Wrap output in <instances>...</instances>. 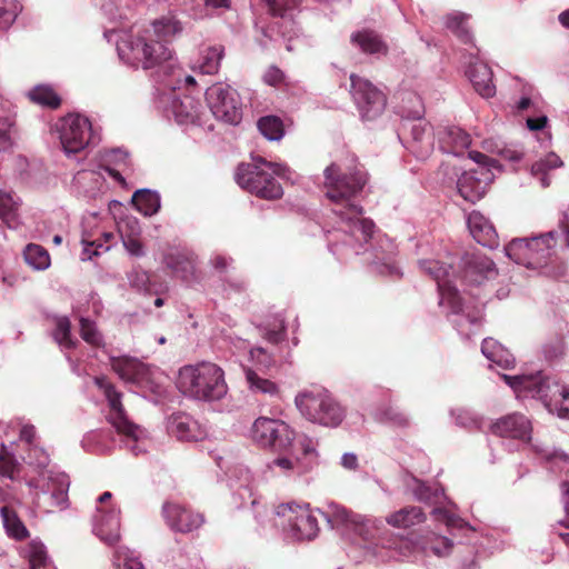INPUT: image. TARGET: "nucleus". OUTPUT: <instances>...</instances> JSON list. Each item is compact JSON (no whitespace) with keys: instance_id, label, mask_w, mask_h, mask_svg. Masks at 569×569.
I'll use <instances>...</instances> for the list:
<instances>
[{"instance_id":"obj_1","label":"nucleus","mask_w":569,"mask_h":569,"mask_svg":"<svg viewBox=\"0 0 569 569\" xmlns=\"http://www.w3.org/2000/svg\"><path fill=\"white\" fill-rule=\"evenodd\" d=\"M323 176L326 196L336 204L332 211L340 218L343 230L357 241L367 242L373 234L375 223L362 218V208L351 201L367 182L365 172L357 166L333 162L325 169Z\"/></svg>"},{"instance_id":"obj_2","label":"nucleus","mask_w":569,"mask_h":569,"mask_svg":"<svg viewBox=\"0 0 569 569\" xmlns=\"http://www.w3.org/2000/svg\"><path fill=\"white\" fill-rule=\"evenodd\" d=\"M322 513L332 528L338 529L348 539L361 543L376 557H382L379 547L387 549L390 558L408 557L413 550L412 543L406 538L395 535L380 536L382 521L378 518L356 513L336 502H329Z\"/></svg>"},{"instance_id":"obj_3","label":"nucleus","mask_w":569,"mask_h":569,"mask_svg":"<svg viewBox=\"0 0 569 569\" xmlns=\"http://www.w3.org/2000/svg\"><path fill=\"white\" fill-rule=\"evenodd\" d=\"M182 23L173 14L163 16L152 22V31L146 30L141 36L123 34L117 41V50L120 59L134 68L152 69L170 62L172 51L161 41L152 38V32L158 38L167 40L180 34ZM172 67V63H169Z\"/></svg>"},{"instance_id":"obj_4","label":"nucleus","mask_w":569,"mask_h":569,"mask_svg":"<svg viewBox=\"0 0 569 569\" xmlns=\"http://www.w3.org/2000/svg\"><path fill=\"white\" fill-rule=\"evenodd\" d=\"M559 230H552L530 239H512L505 247V252L508 258L518 264L529 269H541L556 254L558 246H565L569 249V208L561 214Z\"/></svg>"},{"instance_id":"obj_5","label":"nucleus","mask_w":569,"mask_h":569,"mask_svg":"<svg viewBox=\"0 0 569 569\" xmlns=\"http://www.w3.org/2000/svg\"><path fill=\"white\" fill-rule=\"evenodd\" d=\"M503 381L515 391L517 398H535L543 402L558 417L569 419V388L559 387L542 372L531 375H501Z\"/></svg>"},{"instance_id":"obj_6","label":"nucleus","mask_w":569,"mask_h":569,"mask_svg":"<svg viewBox=\"0 0 569 569\" xmlns=\"http://www.w3.org/2000/svg\"><path fill=\"white\" fill-rule=\"evenodd\" d=\"M177 386L184 396L202 401L220 400L228 391L223 370L209 361L182 367Z\"/></svg>"},{"instance_id":"obj_7","label":"nucleus","mask_w":569,"mask_h":569,"mask_svg":"<svg viewBox=\"0 0 569 569\" xmlns=\"http://www.w3.org/2000/svg\"><path fill=\"white\" fill-rule=\"evenodd\" d=\"M274 177L290 179V169L261 157L253 158V163H242L237 168L234 179L244 190L267 200L279 199L283 194L281 184Z\"/></svg>"},{"instance_id":"obj_8","label":"nucleus","mask_w":569,"mask_h":569,"mask_svg":"<svg viewBox=\"0 0 569 569\" xmlns=\"http://www.w3.org/2000/svg\"><path fill=\"white\" fill-rule=\"evenodd\" d=\"M419 264L420 268L431 276L437 282L440 295L439 303L447 306L450 308L452 313L458 316V318L453 320L458 331L461 335L469 336V332H467L465 328L469 325L478 326L481 321V313L479 310L476 313L467 312L465 310L456 287L451 284L452 280L450 279L449 272L451 264L446 267L445 262H439L437 260H421Z\"/></svg>"},{"instance_id":"obj_9","label":"nucleus","mask_w":569,"mask_h":569,"mask_svg":"<svg viewBox=\"0 0 569 569\" xmlns=\"http://www.w3.org/2000/svg\"><path fill=\"white\" fill-rule=\"evenodd\" d=\"M36 508L43 512L68 507L69 477L64 472L41 470L36 478L27 481Z\"/></svg>"},{"instance_id":"obj_10","label":"nucleus","mask_w":569,"mask_h":569,"mask_svg":"<svg viewBox=\"0 0 569 569\" xmlns=\"http://www.w3.org/2000/svg\"><path fill=\"white\" fill-rule=\"evenodd\" d=\"M94 381L99 389L102 390L108 401V421L119 433L127 438L126 446L136 456L146 451L143 446V439L146 437L144 430L130 421L127 417L126 410L121 402L122 395L103 377L96 378Z\"/></svg>"},{"instance_id":"obj_11","label":"nucleus","mask_w":569,"mask_h":569,"mask_svg":"<svg viewBox=\"0 0 569 569\" xmlns=\"http://www.w3.org/2000/svg\"><path fill=\"white\" fill-rule=\"evenodd\" d=\"M316 456V446L307 436H299L293 448L279 455L267 463V470L277 477L297 478L307 473L311 467V458Z\"/></svg>"},{"instance_id":"obj_12","label":"nucleus","mask_w":569,"mask_h":569,"mask_svg":"<svg viewBox=\"0 0 569 569\" xmlns=\"http://www.w3.org/2000/svg\"><path fill=\"white\" fill-rule=\"evenodd\" d=\"M299 411L310 421L336 427L345 418L342 407L325 391H307L296 397Z\"/></svg>"},{"instance_id":"obj_13","label":"nucleus","mask_w":569,"mask_h":569,"mask_svg":"<svg viewBox=\"0 0 569 569\" xmlns=\"http://www.w3.org/2000/svg\"><path fill=\"white\" fill-rule=\"evenodd\" d=\"M277 526L296 540L313 539L319 530L318 520L307 505L282 503L276 509Z\"/></svg>"},{"instance_id":"obj_14","label":"nucleus","mask_w":569,"mask_h":569,"mask_svg":"<svg viewBox=\"0 0 569 569\" xmlns=\"http://www.w3.org/2000/svg\"><path fill=\"white\" fill-rule=\"evenodd\" d=\"M298 437L288 423L279 419L259 417L251 427L253 442L278 452H287L292 449Z\"/></svg>"},{"instance_id":"obj_15","label":"nucleus","mask_w":569,"mask_h":569,"mask_svg":"<svg viewBox=\"0 0 569 569\" xmlns=\"http://www.w3.org/2000/svg\"><path fill=\"white\" fill-rule=\"evenodd\" d=\"M60 143L67 156L84 150L94 141L90 120L81 114H68L57 124Z\"/></svg>"},{"instance_id":"obj_16","label":"nucleus","mask_w":569,"mask_h":569,"mask_svg":"<svg viewBox=\"0 0 569 569\" xmlns=\"http://www.w3.org/2000/svg\"><path fill=\"white\" fill-rule=\"evenodd\" d=\"M206 100L216 119L229 124L241 120V102L238 92L229 84L217 82L206 91Z\"/></svg>"},{"instance_id":"obj_17","label":"nucleus","mask_w":569,"mask_h":569,"mask_svg":"<svg viewBox=\"0 0 569 569\" xmlns=\"http://www.w3.org/2000/svg\"><path fill=\"white\" fill-rule=\"evenodd\" d=\"M469 158L477 162L478 167L463 171L460 174L457 181V189L466 201L475 203L485 196L493 174L486 167L489 160L487 156L480 152H469Z\"/></svg>"},{"instance_id":"obj_18","label":"nucleus","mask_w":569,"mask_h":569,"mask_svg":"<svg viewBox=\"0 0 569 569\" xmlns=\"http://www.w3.org/2000/svg\"><path fill=\"white\" fill-rule=\"evenodd\" d=\"M352 98L363 120H375L380 117L387 104V98L382 91L370 81L356 74L350 76Z\"/></svg>"},{"instance_id":"obj_19","label":"nucleus","mask_w":569,"mask_h":569,"mask_svg":"<svg viewBox=\"0 0 569 569\" xmlns=\"http://www.w3.org/2000/svg\"><path fill=\"white\" fill-rule=\"evenodd\" d=\"M158 107L167 118H173L178 123H193L199 117L200 102L190 94L169 90L160 93Z\"/></svg>"},{"instance_id":"obj_20","label":"nucleus","mask_w":569,"mask_h":569,"mask_svg":"<svg viewBox=\"0 0 569 569\" xmlns=\"http://www.w3.org/2000/svg\"><path fill=\"white\" fill-rule=\"evenodd\" d=\"M110 365L121 380L141 388L153 389V370L138 359L128 356L111 357Z\"/></svg>"},{"instance_id":"obj_21","label":"nucleus","mask_w":569,"mask_h":569,"mask_svg":"<svg viewBox=\"0 0 569 569\" xmlns=\"http://www.w3.org/2000/svg\"><path fill=\"white\" fill-rule=\"evenodd\" d=\"M461 267L462 280L469 284H480L485 280L495 278L498 273L495 262L477 252H467L461 258Z\"/></svg>"},{"instance_id":"obj_22","label":"nucleus","mask_w":569,"mask_h":569,"mask_svg":"<svg viewBox=\"0 0 569 569\" xmlns=\"http://www.w3.org/2000/svg\"><path fill=\"white\" fill-rule=\"evenodd\" d=\"M120 510L97 507L93 517V532L104 543L112 546L120 539Z\"/></svg>"},{"instance_id":"obj_23","label":"nucleus","mask_w":569,"mask_h":569,"mask_svg":"<svg viewBox=\"0 0 569 569\" xmlns=\"http://www.w3.org/2000/svg\"><path fill=\"white\" fill-rule=\"evenodd\" d=\"M491 432L503 438L530 440L531 422L521 413H511L498 419L490 427Z\"/></svg>"},{"instance_id":"obj_24","label":"nucleus","mask_w":569,"mask_h":569,"mask_svg":"<svg viewBox=\"0 0 569 569\" xmlns=\"http://www.w3.org/2000/svg\"><path fill=\"white\" fill-rule=\"evenodd\" d=\"M162 511L167 523L176 531L190 532L203 523V517L200 513H193L177 503H164Z\"/></svg>"},{"instance_id":"obj_25","label":"nucleus","mask_w":569,"mask_h":569,"mask_svg":"<svg viewBox=\"0 0 569 569\" xmlns=\"http://www.w3.org/2000/svg\"><path fill=\"white\" fill-rule=\"evenodd\" d=\"M168 430L181 441H200L207 437L206 429L187 413L172 415L169 419Z\"/></svg>"},{"instance_id":"obj_26","label":"nucleus","mask_w":569,"mask_h":569,"mask_svg":"<svg viewBox=\"0 0 569 569\" xmlns=\"http://www.w3.org/2000/svg\"><path fill=\"white\" fill-rule=\"evenodd\" d=\"M365 253L367 254L366 261L373 264L380 273L399 274L395 263L396 246L390 239H380L377 248L367 250Z\"/></svg>"},{"instance_id":"obj_27","label":"nucleus","mask_w":569,"mask_h":569,"mask_svg":"<svg viewBox=\"0 0 569 569\" xmlns=\"http://www.w3.org/2000/svg\"><path fill=\"white\" fill-rule=\"evenodd\" d=\"M468 229L472 238L483 247L498 246V233L488 218L479 211H472L467 218Z\"/></svg>"},{"instance_id":"obj_28","label":"nucleus","mask_w":569,"mask_h":569,"mask_svg":"<svg viewBox=\"0 0 569 569\" xmlns=\"http://www.w3.org/2000/svg\"><path fill=\"white\" fill-rule=\"evenodd\" d=\"M467 74L475 90L483 98H491L496 93V86L492 82L491 69L480 61L470 63Z\"/></svg>"},{"instance_id":"obj_29","label":"nucleus","mask_w":569,"mask_h":569,"mask_svg":"<svg viewBox=\"0 0 569 569\" xmlns=\"http://www.w3.org/2000/svg\"><path fill=\"white\" fill-rule=\"evenodd\" d=\"M439 141L445 152L459 156L471 144V137L459 127H449L440 133Z\"/></svg>"},{"instance_id":"obj_30","label":"nucleus","mask_w":569,"mask_h":569,"mask_svg":"<svg viewBox=\"0 0 569 569\" xmlns=\"http://www.w3.org/2000/svg\"><path fill=\"white\" fill-rule=\"evenodd\" d=\"M350 41L367 54H386L388 51L387 44L382 41L380 36L372 30L363 29L353 32L350 37Z\"/></svg>"},{"instance_id":"obj_31","label":"nucleus","mask_w":569,"mask_h":569,"mask_svg":"<svg viewBox=\"0 0 569 569\" xmlns=\"http://www.w3.org/2000/svg\"><path fill=\"white\" fill-rule=\"evenodd\" d=\"M426 521V515L420 507L410 506L391 512L386 522L398 529H408Z\"/></svg>"},{"instance_id":"obj_32","label":"nucleus","mask_w":569,"mask_h":569,"mask_svg":"<svg viewBox=\"0 0 569 569\" xmlns=\"http://www.w3.org/2000/svg\"><path fill=\"white\" fill-rule=\"evenodd\" d=\"M167 266L183 281L190 282L194 278L196 258L193 253L177 251L166 258Z\"/></svg>"},{"instance_id":"obj_33","label":"nucleus","mask_w":569,"mask_h":569,"mask_svg":"<svg viewBox=\"0 0 569 569\" xmlns=\"http://www.w3.org/2000/svg\"><path fill=\"white\" fill-rule=\"evenodd\" d=\"M482 355L492 363L507 370L515 367V357L497 340L486 338L481 346Z\"/></svg>"},{"instance_id":"obj_34","label":"nucleus","mask_w":569,"mask_h":569,"mask_svg":"<svg viewBox=\"0 0 569 569\" xmlns=\"http://www.w3.org/2000/svg\"><path fill=\"white\" fill-rule=\"evenodd\" d=\"M224 56V48L221 44H214L204 48L197 61L198 69L204 74H214L220 68L221 60Z\"/></svg>"},{"instance_id":"obj_35","label":"nucleus","mask_w":569,"mask_h":569,"mask_svg":"<svg viewBox=\"0 0 569 569\" xmlns=\"http://www.w3.org/2000/svg\"><path fill=\"white\" fill-rule=\"evenodd\" d=\"M23 557L28 560L30 569H54L41 541L32 540L23 548Z\"/></svg>"},{"instance_id":"obj_36","label":"nucleus","mask_w":569,"mask_h":569,"mask_svg":"<svg viewBox=\"0 0 569 569\" xmlns=\"http://www.w3.org/2000/svg\"><path fill=\"white\" fill-rule=\"evenodd\" d=\"M132 203L144 216H153L160 209V196L149 189L137 190L131 199Z\"/></svg>"},{"instance_id":"obj_37","label":"nucleus","mask_w":569,"mask_h":569,"mask_svg":"<svg viewBox=\"0 0 569 569\" xmlns=\"http://www.w3.org/2000/svg\"><path fill=\"white\" fill-rule=\"evenodd\" d=\"M19 206V198H14V196L10 192L0 190V219L9 228H14L18 223Z\"/></svg>"},{"instance_id":"obj_38","label":"nucleus","mask_w":569,"mask_h":569,"mask_svg":"<svg viewBox=\"0 0 569 569\" xmlns=\"http://www.w3.org/2000/svg\"><path fill=\"white\" fill-rule=\"evenodd\" d=\"M413 146L411 147L415 152L419 154L428 153L432 148L433 140L430 128L428 124L418 122L412 123L410 127Z\"/></svg>"},{"instance_id":"obj_39","label":"nucleus","mask_w":569,"mask_h":569,"mask_svg":"<svg viewBox=\"0 0 569 569\" xmlns=\"http://www.w3.org/2000/svg\"><path fill=\"white\" fill-rule=\"evenodd\" d=\"M112 565L114 568L120 569H146L140 561L139 555L126 546L116 548L112 556Z\"/></svg>"},{"instance_id":"obj_40","label":"nucleus","mask_w":569,"mask_h":569,"mask_svg":"<svg viewBox=\"0 0 569 569\" xmlns=\"http://www.w3.org/2000/svg\"><path fill=\"white\" fill-rule=\"evenodd\" d=\"M562 166V161L553 152L548 153L545 158L536 161L531 167V173L536 177L540 176V182L542 187H548L550 184V180L547 177V170L556 169Z\"/></svg>"},{"instance_id":"obj_41","label":"nucleus","mask_w":569,"mask_h":569,"mask_svg":"<svg viewBox=\"0 0 569 569\" xmlns=\"http://www.w3.org/2000/svg\"><path fill=\"white\" fill-rule=\"evenodd\" d=\"M29 99L43 107L58 108L61 103L59 96L49 86L39 84L28 92Z\"/></svg>"},{"instance_id":"obj_42","label":"nucleus","mask_w":569,"mask_h":569,"mask_svg":"<svg viewBox=\"0 0 569 569\" xmlns=\"http://www.w3.org/2000/svg\"><path fill=\"white\" fill-rule=\"evenodd\" d=\"M3 526L9 536L14 539H23L28 536V530L17 515L7 507L1 508Z\"/></svg>"},{"instance_id":"obj_43","label":"nucleus","mask_w":569,"mask_h":569,"mask_svg":"<svg viewBox=\"0 0 569 569\" xmlns=\"http://www.w3.org/2000/svg\"><path fill=\"white\" fill-rule=\"evenodd\" d=\"M24 260L37 270H44L50 266L48 251L39 244L30 243L24 249Z\"/></svg>"},{"instance_id":"obj_44","label":"nucleus","mask_w":569,"mask_h":569,"mask_svg":"<svg viewBox=\"0 0 569 569\" xmlns=\"http://www.w3.org/2000/svg\"><path fill=\"white\" fill-rule=\"evenodd\" d=\"M411 491L418 501L440 503L441 499H445L443 489H432L425 482L413 479L411 485Z\"/></svg>"},{"instance_id":"obj_45","label":"nucleus","mask_w":569,"mask_h":569,"mask_svg":"<svg viewBox=\"0 0 569 569\" xmlns=\"http://www.w3.org/2000/svg\"><path fill=\"white\" fill-rule=\"evenodd\" d=\"M246 378L251 391L256 393H262L268 396H276L279 392L277 385L269 380L259 377L253 370H246Z\"/></svg>"},{"instance_id":"obj_46","label":"nucleus","mask_w":569,"mask_h":569,"mask_svg":"<svg viewBox=\"0 0 569 569\" xmlns=\"http://www.w3.org/2000/svg\"><path fill=\"white\" fill-rule=\"evenodd\" d=\"M258 129L270 141H278L283 136V126L279 118L267 116L258 121Z\"/></svg>"},{"instance_id":"obj_47","label":"nucleus","mask_w":569,"mask_h":569,"mask_svg":"<svg viewBox=\"0 0 569 569\" xmlns=\"http://www.w3.org/2000/svg\"><path fill=\"white\" fill-rule=\"evenodd\" d=\"M468 17L463 13H452L446 18V27L451 30L465 43L471 40L469 29L467 27Z\"/></svg>"},{"instance_id":"obj_48","label":"nucleus","mask_w":569,"mask_h":569,"mask_svg":"<svg viewBox=\"0 0 569 569\" xmlns=\"http://www.w3.org/2000/svg\"><path fill=\"white\" fill-rule=\"evenodd\" d=\"M20 10L16 0H0V30H8L16 21Z\"/></svg>"},{"instance_id":"obj_49","label":"nucleus","mask_w":569,"mask_h":569,"mask_svg":"<svg viewBox=\"0 0 569 569\" xmlns=\"http://www.w3.org/2000/svg\"><path fill=\"white\" fill-rule=\"evenodd\" d=\"M70 321L67 317H60L56 320L53 338L60 347L66 349H70L74 345L70 338Z\"/></svg>"},{"instance_id":"obj_50","label":"nucleus","mask_w":569,"mask_h":569,"mask_svg":"<svg viewBox=\"0 0 569 569\" xmlns=\"http://www.w3.org/2000/svg\"><path fill=\"white\" fill-rule=\"evenodd\" d=\"M402 101L408 103V106H402V112L406 117L417 120H420L423 117L425 107L419 96L415 93H408L407 98H403Z\"/></svg>"},{"instance_id":"obj_51","label":"nucleus","mask_w":569,"mask_h":569,"mask_svg":"<svg viewBox=\"0 0 569 569\" xmlns=\"http://www.w3.org/2000/svg\"><path fill=\"white\" fill-rule=\"evenodd\" d=\"M19 470V463L14 457L2 447L0 451V477L13 480Z\"/></svg>"},{"instance_id":"obj_52","label":"nucleus","mask_w":569,"mask_h":569,"mask_svg":"<svg viewBox=\"0 0 569 569\" xmlns=\"http://www.w3.org/2000/svg\"><path fill=\"white\" fill-rule=\"evenodd\" d=\"M231 478L240 488L247 489L250 493L254 488V477L246 466H237L231 471Z\"/></svg>"},{"instance_id":"obj_53","label":"nucleus","mask_w":569,"mask_h":569,"mask_svg":"<svg viewBox=\"0 0 569 569\" xmlns=\"http://www.w3.org/2000/svg\"><path fill=\"white\" fill-rule=\"evenodd\" d=\"M80 333L82 339L90 345L99 346L101 343V336L97 331L94 322L87 318L80 319Z\"/></svg>"},{"instance_id":"obj_54","label":"nucleus","mask_w":569,"mask_h":569,"mask_svg":"<svg viewBox=\"0 0 569 569\" xmlns=\"http://www.w3.org/2000/svg\"><path fill=\"white\" fill-rule=\"evenodd\" d=\"M453 543L450 539L442 536H437L430 541L427 550L431 551L437 557H446L451 553Z\"/></svg>"},{"instance_id":"obj_55","label":"nucleus","mask_w":569,"mask_h":569,"mask_svg":"<svg viewBox=\"0 0 569 569\" xmlns=\"http://www.w3.org/2000/svg\"><path fill=\"white\" fill-rule=\"evenodd\" d=\"M432 515L437 521L446 523L448 527H461L462 520L458 518L453 512L443 508L437 507L433 509Z\"/></svg>"},{"instance_id":"obj_56","label":"nucleus","mask_w":569,"mask_h":569,"mask_svg":"<svg viewBox=\"0 0 569 569\" xmlns=\"http://www.w3.org/2000/svg\"><path fill=\"white\" fill-rule=\"evenodd\" d=\"M13 121L9 117L0 118V151H4L11 147V130Z\"/></svg>"},{"instance_id":"obj_57","label":"nucleus","mask_w":569,"mask_h":569,"mask_svg":"<svg viewBox=\"0 0 569 569\" xmlns=\"http://www.w3.org/2000/svg\"><path fill=\"white\" fill-rule=\"evenodd\" d=\"M300 0H267L270 12L273 16L283 17L286 11L292 10Z\"/></svg>"},{"instance_id":"obj_58","label":"nucleus","mask_w":569,"mask_h":569,"mask_svg":"<svg viewBox=\"0 0 569 569\" xmlns=\"http://www.w3.org/2000/svg\"><path fill=\"white\" fill-rule=\"evenodd\" d=\"M118 231L121 237L127 234L137 237L140 233L139 221L133 217H126L118 222Z\"/></svg>"},{"instance_id":"obj_59","label":"nucleus","mask_w":569,"mask_h":569,"mask_svg":"<svg viewBox=\"0 0 569 569\" xmlns=\"http://www.w3.org/2000/svg\"><path fill=\"white\" fill-rule=\"evenodd\" d=\"M451 415L455 416L457 425L467 428L478 427L479 421L477 417L467 409L453 410Z\"/></svg>"},{"instance_id":"obj_60","label":"nucleus","mask_w":569,"mask_h":569,"mask_svg":"<svg viewBox=\"0 0 569 569\" xmlns=\"http://www.w3.org/2000/svg\"><path fill=\"white\" fill-rule=\"evenodd\" d=\"M82 246H83L82 253H81L82 260H91L94 256L100 254L101 249L103 251H108L110 248L109 246L104 247L100 242L89 241V240H82Z\"/></svg>"},{"instance_id":"obj_61","label":"nucleus","mask_w":569,"mask_h":569,"mask_svg":"<svg viewBox=\"0 0 569 569\" xmlns=\"http://www.w3.org/2000/svg\"><path fill=\"white\" fill-rule=\"evenodd\" d=\"M121 238H122L123 246L126 247V249L128 250L129 253H131L133 256H142L143 254L142 246L137 237H132V234H129V236L127 234Z\"/></svg>"},{"instance_id":"obj_62","label":"nucleus","mask_w":569,"mask_h":569,"mask_svg":"<svg viewBox=\"0 0 569 569\" xmlns=\"http://www.w3.org/2000/svg\"><path fill=\"white\" fill-rule=\"evenodd\" d=\"M252 360L257 361L263 367H269L272 363L271 357L261 347H256L250 350Z\"/></svg>"},{"instance_id":"obj_63","label":"nucleus","mask_w":569,"mask_h":569,"mask_svg":"<svg viewBox=\"0 0 569 569\" xmlns=\"http://www.w3.org/2000/svg\"><path fill=\"white\" fill-rule=\"evenodd\" d=\"M264 81L270 86H277L283 80V72L277 67H270L264 76Z\"/></svg>"},{"instance_id":"obj_64","label":"nucleus","mask_w":569,"mask_h":569,"mask_svg":"<svg viewBox=\"0 0 569 569\" xmlns=\"http://www.w3.org/2000/svg\"><path fill=\"white\" fill-rule=\"evenodd\" d=\"M561 490L565 499V510H566V519L561 520L559 523L566 528H569V481H565L561 485Z\"/></svg>"}]
</instances>
